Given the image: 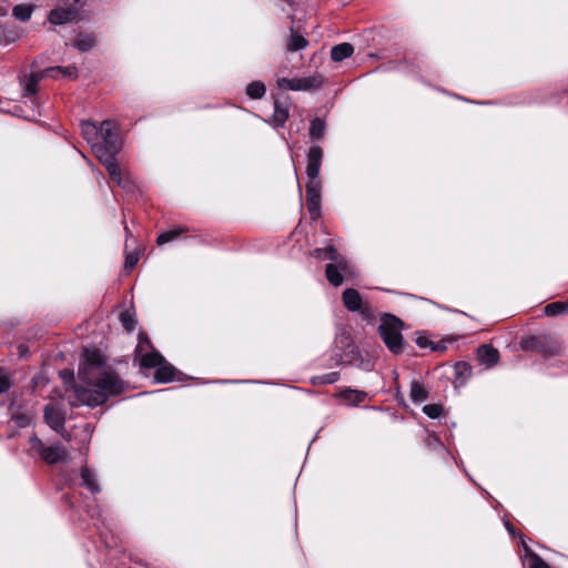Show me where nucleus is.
<instances>
[{
  "label": "nucleus",
  "mask_w": 568,
  "mask_h": 568,
  "mask_svg": "<svg viewBox=\"0 0 568 568\" xmlns=\"http://www.w3.org/2000/svg\"><path fill=\"white\" fill-rule=\"evenodd\" d=\"M80 476L82 479V485L87 487L92 494L100 493V487L95 475L88 467H82Z\"/></svg>",
  "instance_id": "obj_26"
},
{
  "label": "nucleus",
  "mask_w": 568,
  "mask_h": 568,
  "mask_svg": "<svg viewBox=\"0 0 568 568\" xmlns=\"http://www.w3.org/2000/svg\"><path fill=\"white\" fill-rule=\"evenodd\" d=\"M403 322H381L378 333L387 348L394 354H400L404 348L402 329Z\"/></svg>",
  "instance_id": "obj_8"
},
{
  "label": "nucleus",
  "mask_w": 568,
  "mask_h": 568,
  "mask_svg": "<svg viewBox=\"0 0 568 568\" xmlns=\"http://www.w3.org/2000/svg\"><path fill=\"white\" fill-rule=\"evenodd\" d=\"M10 410H11V419L16 423V425L18 427H21V428L29 426L31 420L34 417V413L30 408L21 409V408H16L12 405Z\"/></svg>",
  "instance_id": "obj_19"
},
{
  "label": "nucleus",
  "mask_w": 568,
  "mask_h": 568,
  "mask_svg": "<svg viewBox=\"0 0 568 568\" xmlns=\"http://www.w3.org/2000/svg\"><path fill=\"white\" fill-rule=\"evenodd\" d=\"M341 396L351 405H358L359 403L365 400L367 394L363 390L345 389L341 393Z\"/></svg>",
  "instance_id": "obj_31"
},
{
  "label": "nucleus",
  "mask_w": 568,
  "mask_h": 568,
  "mask_svg": "<svg viewBox=\"0 0 568 568\" xmlns=\"http://www.w3.org/2000/svg\"><path fill=\"white\" fill-rule=\"evenodd\" d=\"M423 412L430 418H439L443 414V407L437 404H428L423 407Z\"/></svg>",
  "instance_id": "obj_37"
},
{
  "label": "nucleus",
  "mask_w": 568,
  "mask_h": 568,
  "mask_svg": "<svg viewBox=\"0 0 568 568\" xmlns=\"http://www.w3.org/2000/svg\"><path fill=\"white\" fill-rule=\"evenodd\" d=\"M460 367H463V368H465V369H467V368H468V366H467V364H466V363H458V364L456 365V368H460Z\"/></svg>",
  "instance_id": "obj_46"
},
{
  "label": "nucleus",
  "mask_w": 568,
  "mask_h": 568,
  "mask_svg": "<svg viewBox=\"0 0 568 568\" xmlns=\"http://www.w3.org/2000/svg\"><path fill=\"white\" fill-rule=\"evenodd\" d=\"M180 375H182V373L164 358V362L155 368L154 381L156 383L166 384L181 381Z\"/></svg>",
  "instance_id": "obj_13"
},
{
  "label": "nucleus",
  "mask_w": 568,
  "mask_h": 568,
  "mask_svg": "<svg viewBox=\"0 0 568 568\" xmlns=\"http://www.w3.org/2000/svg\"><path fill=\"white\" fill-rule=\"evenodd\" d=\"M568 314V300L547 304L541 310V315L548 317L565 316Z\"/></svg>",
  "instance_id": "obj_21"
},
{
  "label": "nucleus",
  "mask_w": 568,
  "mask_h": 568,
  "mask_svg": "<svg viewBox=\"0 0 568 568\" xmlns=\"http://www.w3.org/2000/svg\"><path fill=\"white\" fill-rule=\"evenodd\" d=\"M448 342H452V339L450 338H444V339H442V341H439L437 343L434 342L430 345V349L435 351V352H444V351L447 349V343Z\"/></svg>",
  "instance_id": "obj_40"
},
{
  "label": "nucleus",
  "mask_w": 568,
  "mask_h": 568,
  "mask_svg": "<svg viewBox=\"0 0 568 568\" xmlns=\"http://www.w3.org/2000/svg\"><path fill=\"white\" fill-rule=\"evenodd\" d=\"M30 449L41 457L49 465L64 462L68 457V450L61 443H54L47 446L38 436L29 439Z\"/></svg>",
  "instance_id": "obj_6"
},
{
  "label": "nucleus",
  "mask_w": 568,
  "mask_h": 568,
  "mask_svg": "<svg viewBox=\"0 0 568 568\" xmlns=\"http://www.w3.org/2000/svg\"><path fill=\"white\" fill-rule=\"evenodd\" d=\"M45 423L55 432L61 433L64 429V415L60 408L54 405H48L44 408Z\"/></svg>",
  "instance_id": "obj_14"
},
{
  "label": "nucleus",
  "mask_w": 568,
  "mask_h": 568,
  "mask_svg": "<svg viewBox=\"0 0 568 568\" xmlns=\"http://www.w3.org/2000/svg\"><path fill=\"white\" fill-rule=\"evenodd\" d=\"M343 303L348 311L356 312L362 307L361 294L355 288H346L343 292Z\"/></svg>",
  "instance_id": "obj_22"
},
{
  "label": "nucleus",
  "mask_w": 568,
  "mask_h": 568,
  "mask_svg": "<svg viewBox=\"0 0 568 568\" xmlns=\"http://www.w3.org/2000/svg\"><path fill=\"white\" fill-rule=\"evenodd\" d=\"M79 378L85 386L75 387V398L91 407L104 404L110 396L122 394L126 388V384L106 365L97 349H83Z\"/></svg>",
  "instance_id": "obj_1"
},
{
  "label": "nucleus",
  "mask_w": 568,
  "mask_h": 568,
  "mask_svg": "<svg viewBox=\"0 0 568 568\" xmlns=\"http://www.w3.org/2000/svg\"><path fill=\"white\" fill-rule=\"evenodd\" d=\"M118 320L124 321V320H132V315L129 310L121 311L119 314Z\"/></svg>",
  "instance_id": "obj_42"
},
{
  "label": "nucleus",
  "mask_w": 568,
  "mask_h": 568,
  "mask_svg": "<svg viewBox=\"0 0 568 568\" xmlns=\"http://www.w3.org/2000/svg\"><path fill=\"white\" fill-rule=\"evenodd\" d=\"M354 53V47L348 42L336 44L331 50V59L335 62H342Z\"/></svg>",
  "instance_id": "obj_24"
},
{
  "label": "nucleus",
  "mask_w": 568,
  "mask_h": 568,
  "mask_svg": "<svg viewBox=\"0 0 568 568\" xmlns=\"http://www.w3.org/2000/svg\"><path fill=\"white\" fill-rule=\"evenodd\" d=\"M409 395L414 403H423L427 399L428 392L422 383L414 381L410 385Z\"/></svg>",
  "instance_id": "obj_30"
},
{
  "label": "nucleus",
  "mask_w": 568,
  "mask_h": 568,
  "mask_svg": "<svg viewBox=\"0 0 568 568\" xmlns=\"http://www.w3.org/2000/svg\"><path fill=\"white\" fill-rule=\"evenodd\" d=\"M34 7L28 3H20L13 7L12 14L13 17L22 22L29 21L33 13Z\"/></svg>",
  "instance_id": "obj_28"
},
{
  "label": "nucleus",
  "mask_w": 568,
  "mask_h": 568,
  "mask_svg": "<svg viewBox=\"0 0 568 568\" xmlns=\"http://www.w3.org/2000/svg\"><path fill=\"white\" fill-rule=\"evenodd\" d=\"M13 386V381L9 372L0 368V395L7 393Z\"/></svg>",
  "instance_id": "obj_35"
},
{
  "label": "nucleus",
  "mask_w": 568,
  "mask_h": 568,
  "mask_svg": "<svg viewBox=\"0 0 568 568\" xmlns=\"http://www.w3.org/2000/svg\"><path fill=\"white\" fill-rule=\"evenodd\" d=\"M339 379L338 372H331L327 374H323L313 378V384L325 385V384H334Z\"/></svg>",
  "instance_id": "obj_36"
},
{
  "label": "nucleus",
  "mask_w": 568,
  "mask_h": 568,
  "mask_svg": "<svg viewBox=\"0 0 568 568\" xmlns=\"http://www.w3.org/2000/svg\"><path fill=\"white\" fill-rule=\"evenodd\" d=\"M138 262H139V253L138 252L126 253L125 261H124L125 271L131 272L135 267Z\"/></svg>",
  "instance_id": "obj_38"
},
{
  "label": "nucleus",
  "mask_w": 568,
  "mask_h": 568,
  "mask_svg": "<svg viewBox=\"0 0 568 568\" xmlns=\"http://www.w3.org/2000/svg\"><path fill=\"white\" fill-rule=\"evenodd\" d=\"M123 323H124V327H125V329H126V331H129V332H131V331H133V329H134V324H135L136 322L130 321V322H123Z\"/></svg>",
  "instance_id": "obj_44"
},
{
  "label": "nucleus",
  "mask_w": 568,
  "mask_h": 568,
  "mask_svg": "<svg viewBox=\"0 0 568 568\" xmlns=\"http://www.w3.org/2000/svg\"><path fill=\"white\" fill-rule=\"evenodd\" d=\"M273 106V114L268 119H263V121L276 130L284 128L290 116L288 103L286 101L282 102L280 98H275Z\"/></svg>",
  "instance_id": "obj_11"
},
{
  "label": "nucleus",
  "mask_w": 568,
  "mask_h": 568,
  "mask_svg": "<svg viewBox=\"0 0 568 568\" xmlns=\"http://www.w3.org/2000/svg\"><path fill=\"white\" fill-rule=\"evenodd\" d=\"M351 273V266L348 265L347 261L343 257L342 266L338 263H328L325 267V274L327 281L333 286H339L344 278L343 275Z\"/></svg>",
  "instance_id": "obj_12"
},
{
  "label": "nucleus",
  "mask_w": 568,
  "mask_h": 568,
  "mask_svg": "<svg viewBox=\"0 0 568 568\" xmlns=\"http://www.w3.org/2000/svg\"><path fill=\"white\" fill-rule=\"evenodd\" d=\"M308 40L295 27H291V34L287 39L286 49L290 52H297L306 49Z\"/></svg>",
  "instance_id": "obj_17"
},
{
  "label": "nucleus",
  "mask_w": 568,
  "mask_h": 568,
  "mask_svg": "<svg viewBox=\"0 0 568 568\" xmlns=\"http://www.w3.org/2000/svg\"><path fill=\"white\" fill-rule=\"evenodd\" d=\"M524 351H537L547 356L556 355L560 352L558 341L548 335H525L519 342Z\"/></svg>",
  "instance_id": "obj_7"
},
{
  "label": "nucleus",
  "mask_w": 568,
  "mask_h": 568,
  "mask_svg": "<svg viewBox=\"0 0 568 568\" xmlns=\"http://www.w3.org/2000/svg\"><path fill=\"white\" fill-rule=\"evenodd\" d=\"M87 0H57V7L48 14V21L62 26L73 21L85 6Z\"/></svg>",
  "instance_id": "obj_4"
},
{
  "label": "nucleus",
  "mask_w": 568,
  "mask_h": 568,
  "mask_svg": "<svg viewBox=\"0 0 568 568\" xmlns=\"http://www.w3.org/2000/svg\"><path fill=\"white\" fill-rule=\"evenodd\" d=\"M265 92L266 87L262 81H253L246 87V94L251 99H262Z\"/></svg>",
  "instance_id": "obj_34"
},
{
  "label": "nucleus",
  "mask_w": 568,
  "mask_h": 568,
  "mask_svg": "<svg viewBox=\"0 0 568 568\" xmlns=\"http://www.w3.org/2000/svg\"><path fill=\"white\" fill-rule=\"evenodd\" d=\"M81 133L82 136L88 141L92 142L95 140L100 134V125L97 126L94 122L91 121H82L81 124Z\"/></svg>",
  "instance_id": "obj_29"
},
{
  "label": "nucleus",
  "mask_w": 568,
  "mask_h": 568,
  "mask_svg": "<svg viewBox=\"0 0 568 568\" xmlns=\"http://www.w3.org/2000/svg\"><path fill=\"white\" fill-rule=\"evenodd\" d=\"M379 320H390V321H394V320H399V318L397 316L390 314V313H383L381 315Z\"/></svg>",
  "instance_id": "obj_43"
},
{
  "label": "nucleus",
  "mask_w": 568,
  "mask_h": 568,
  "mask_svg": "<svg viewBox=\"0 0 568 568\" xmlns=\"http://www.w3.org/2000/svg\"><path fill=\"white\" fill-rule=\"evenodd\" d=\"M506 528H507V530H508L510 534H514V527H513V525H511V524L506 523Z\"/></svg>",
  "instance_id": "obj_45"
},
{
  "label": "nucleus",
  "mask_w": 568,
  "mask_h": 568,
  "mask_svg": "<svg viewBox=\"0 0 568 568\" xmlns=\"http://www.w3.org/2000/svg\"><path fill=\"white\" fill-rule=\"evenodd\" d=\"M186 230L183 227H174L169 231L162 232L156 237L158 245H163L169 242H172L176 240L182 233H184Z\"/></svg>",
  "instance_id": "obj_33"
},
{
  "label": "nucleus",
  "mask_w": 568,
  "mask_h": 568,
  "mask_svg": "<svg viewBox=\"0 0 568 568\" xmlns=\"http://www.w3.org/2000/svg\"><path fill=\"white\" fill-rule=\"evenodd\" d=\"M101 142L92 144V151L101 164L106 169L112 182L116 183L126 192L134 189L133 182L122 175L116 161V155L122 150V140L118 124L112 120H104L100 123Z\"/></svg>",
  "instance_id": "obj_2"
},
{
  "label": "nucleus",
  "mask_w": 568,
  "mask_h": 568,
  "mask_svg": "<svg viewBox=\"0 0 568 568\" xmlns=\"http://www.w3.org/2000/svg\"><path fill=\"white\" fill-rule=\"evenodd\" d=\"M323 161V149L320 145H312L307 152L306 174V206L312 220L321 215V181L318 180Z\"/></svg>",
  "instance_id": "obj_3"
},
{
  "label": "nucleus",
  "mask_w": 568,
  "mask_h": 568,
  "mask_svg": "<svg viewBox=\"0 0 568 568\" xmlns=\"http://www.w3.org/2000/svg\"><path fill=\"white\" fill-rule=\"evenodd\" d=\"M134 361L141 368H156L164 362V357L158 352L145 333L139 334V342L134 351Z\"/></svg>",
  "instance_id": "obj_5"
},
{
  "label": "nucleus",
  "mask_w": 568,
  "mask_h": 568,
  "mask_svg": "<svg viewBox=\"0 0 568 568\" xmlns=\"http://www.w3.org/2000/svg\"><path fill=\"white\" fill-rule=\"evenodd\" d=\"M311 255L317 260L322 261H331L332 263H338L342 266L343 256L338 253V251L329 245L327 247L315 248L312 251Z\"/></svg>",
  "instance_id": "obj_18"
},
{
  "label": "nucleus",
  "mask_w": 568,
  "mask_h": 568,
  "mask_svg": "<svg viewBox=\"0 0 568 568\" xmlns=\"http://www.w3.org/2000/svg\"><path fill=\"white\" fill-rule=\"evenodd\" d=\"M310 136L313 141H318L325 132V122L321 118H314L310 124Z\"/></svg>",
  "instance_id": "obj_32"
},
{
  "label": "nucleus",
  "mask_w": 568,
  "mask_h": 568,
  "mask_svg": "<svg viewBox=\"0 0 568 568\" xmlns=\"http://www.w3.org/2000/svg\"><path fill=\"white\" fill-rule=\"evenodd\" d=\"M21 38L19 30L8 23H0V45H9Z\"/></svg>",
  "instance_id": "obj_20"
},
{
  "label": "nucleus",
  "mask_w": 568,
  "mask_h": 568,
  "mask_svg": "<svg viewBox=\"0 0 568 568\" xmlns=\"http://www.w3.org/2000/svg\"><path fill=\"white\" fill-rule=\"evenodd\" d=\"M529 568H550L538 555L530 554L528 557Z\"/></svg>",
  "instance_id": "obj_39"
},
{
  "label": "nucleus",
  "mask_w": 568,
  "mask_h": 568,
  "mask_svg": "<svg viewBox=\"0 0 568 568\" xmlns=\"http://www.w3.org/2000/svg\"><path fill=\"white\" fill-rule=\"evenodd\" d=\"M322 77H305V78H281L277 80V85L281 89H288L292 91H310L317 90L322 87Z\"/></svg>",
  "instance_id": "obj_9"
},
{
  "label": "nucleus",
  "mask_w": 568,
  "mask_h": 568,
  "mask_svg": "<svg viewBox=\"0 0 568 568\" xmlns=\"http://www.w3.org/2000/svg\"><path fill=\"white\" fill-rule=\"evenodd\" d=\"M416 343L422 348H427V347L430 348V345L433 342L429 341L426 336H419V337H417Z\"/></svg>",
  "instance_id": "obj_41"
},
{
  "label": "nucleus",
  "mask_w": 568,
  "mask_h": 568,
  "mask_svg": "<svg viewBox=\"0 0 568 568\" xmlns=\"http://www.w3.org/2000/svg\"><path fill=\"white\" fill-rule=\"evenodd\" d=\"M335 345L338 349L342 351L341 354H345V352H349L353 347H355L352 336L345 329H341L335 338Z\"/></svg>",
  "instance_id": "obj_27"
},
{
  "label": "nucleus",
  "mask_w": 568,
  "mask_h": 568,
  "mask_svg": "<svg viewBox=\"0 0 568 568\" xmlns=\"http://www.w3.org/2000/svg\"><path fill=\"white\" fill-rule=\"evenodd\" d=\"M42 74L30 73L28 77L20 80L22 87V95L24 98H34L38 93V85L42 79Z\"/></svg>",
  "instance_id": "obj_16"
},
{
  "label": "nucleus",
  "mask_w": 568,
  "mask_h": 568,
  "mask_svg": "<svg viewBox=\"0 0 568 568\" xmlns=\"http://www.w3.org/2000/svg\"><path fill=\"white\" fill-rule=\"evenodd\" d=\"M339 362L358 367L363 371L371 372L374 369V361L367 355H363L356 347H353L345 354H339Z\"/></svg>",
  "instance_id": "obj_10"
},
{
  "label": "nucleus",
  "mask_w": 568,
  "mask_h": 568,
  "mask_svg": "<svg viewBox=\"0 0 568 568\" xmlns=\"http://www.w3.org/2000/svg\"><path fill=\"white\" fill-rule=\"evenodd\" d=\"M477 358L481 365L487 368L495 366L499 359V353L488 344H483L477 348Z\"/></svg>",
  "instance_id": "obj_15"
},
{
  "label": "nucleus",
  "mask_w": 568,
  "mask_h": 568,
  "mask_svg": "<svg viewBox=\"0 0 568 568\" xmlns=\"http://www.w3.org/2000/svg\"><path fill=\"white\" fill-rule=\"evenodd\" d=\"M97 40L92 33L80 32L72 45L80 52H88L95 47Z\"/></svg>",
  "instance_id": "obj_23"
},
{
  "label": "nucleus",
  "mask_w": 568,
  "mask_h": 568,
  "mask_svg": "<svg viewBox=\"0 0 568 568\" xmlns=\"http://www.w3.org/2000/svg\"><path fill=\"white\" fill-rule=\"evenodd\" d=\"M54 73H59L61 74V77L63 78H68V79H77L78 78V69L75 65H67V67H53V68H48L44 70V74L47 77H50V78H57L54 75Z\"/></svg>",
  "instance_id": "obj_25"
}]
</instances>
